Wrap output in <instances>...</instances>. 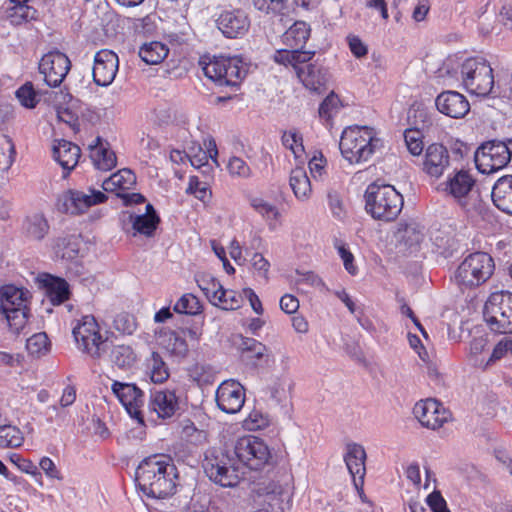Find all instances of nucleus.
I'll return each mask as SVG.
<instances>
[{"mask_svg":"<svg viewBox=\"0 0 512 512\" xmlns=\"http://www.w3.org/2000/svg\"><path fill=\"white\" fill-rule=\"evenodd\" d=\"M136 483L147 497L168 498L176 492L177 469L164 455L150 456L138 465Z\"/></svg>","mask_w":512,"mask_h":512,"instance_id":"obj_1","label":"nucleus"},{"mask_svg":"<svg viewBox=\"0 0 512 512\" xmlns=\"http://www.w3.org/2000/svg\"><path fill=\"white\" fill-rule=\"evenodd\" d=\"M381 147L375 130L367 126H350L344 129L339 142L341 154L350 164L368 161Z\"/></svg>","mask_w":512,"mask_h":512,"instance_id":"obj_2","label":"nucleus"},{"mask_svg":"<svg viewBox=\"0 0 512 512\" xmlns=\"http://www.w3.org/2000/svg\"><path fill=\"white\" fill-rule=\"evenodd\" d=\"M30 298L31 294L25 288L14 285L0 288V313L15 333H19L27 324Z\"/></svg>","mask_w":512,"mask_h":512,"instance_id":"obj_3","label":"nucleus"},{"mask_svg":"<svg viewBox=\"0 0 512 512\" xmlns=\"http://www.w3.org/2000/svg\"><path fill=\"white\" fill-rule=\"evenodd\" d=\"M494 268V260L488 253H472L458 266L455 281L461 289L477 287L492 276Z\"/></svg>","mask_w":512,"mask_h":512,"instance_id":"obj_4","label":"nucleus"},{"mask_svg":"<svg viewBox=\"0 0 512 512\" xmlns=\"http://www.w3.org/2000/svg\"><path fill=\"white\" fill-rule=\"evenodd\" d=\"M460 75L464 87L471 94L486 97L494 87L493 69L480 57L466 59L460 65Z\"/></svg>","mask_w":512,"mask_h":512,"instance_id":"obj_5","label":"nucleus"},{"mask_svg":"<svg viewBox=\"0 0 512 512\" xmlns=\"http://www.w3.org/2000/svg\"><path fill=\"white\" fill-rule=\"evenodd\" d=\"M483 315L492 332L512 334V293H492L485 303Z\"/></svg>","mask_w":512,"mask_h":512,"instance_id":"obj_6","label":"nucleus"},{"mask_svg":"<svg viewBox=\"0 0 512 512\" xmlns=\"http://www.w3.org/2000/svg\"><path fill=\"white\" fill-rule=\"evenodd\" d=\"M72 334L77 348L92 358H99L105 351L106 337L92 315L82 316L74 322Z\"/></svg>","mask_w":512,"mask_h":512,"instance_id":"obj_7","label":"nucleus"},{"mask_svg":"<svg viewBox=\"0 0 512 512\" xmlns=\"http://www.w3.org/2000/svg\"><path fill=\"white\" fill-rule=\"evenodd\" d=\"M202 465L206 475L222 487H235L240 481L232 459L222 448L208 449Z\"/></svg>","mask_w":512,"mask_h":512,"instance_id":"obj_8","label":"nucleus"},{"mask_svg":"<svg viewBox=\"0 0 512 512\" xmlns=\"http://www.w3.org/2000/svg\"><path fill=\"white\" fill-rule=\"evenodd\" d=\"M206 77L219 86H237L246 75L241 61L235 57L214 56L208 62L200 61Z\"/></svg>","mask_w":512,"mask_h":512,"instance_id":"obj_9","label":"nucleus"},{"mask_svg":"<svg viewBox=\"0 0 512 512\" xmlns=\"http://www.w3.org/2000/svg\"><path fill=\"white\" fill-rule=\"evenodd\" d=\"M512 157V139L483 143L475 152V164L482 174H491L504 168Z\"/></svg>","mask_w":512,"mask_h":512,"instance_id":"obj_10","label":"nucleus"},{"mask_svg":"<svg viewBox=\"0 0 512 512\" xmlns=\"http://www.w3.org/2000/svg\"><path fill=\"white\" fill-rule=\"evenodd\" d=\"M234 454L251 470H261L272 462V453L268 445L261 438L252 435L236 441Z\"/></svg>","mask_w":512,"mask_h":512,"instance_id":"obj_11","label":"nucleus"},{"mask_svg":"<svg viewBox=\"0 0 512 512\" xmlns=\"http://www.w3.org/2000/svg\"><path fill=\"white\" fill-rule=\"evenodd\" d=\"M71 69V62L66 54L55 50L45 54L39 63V71L45 83L50 87H58Z\"/></svg>","mask_w":512,"mask_h":512,"instance_id":"obj_12","label":"nucleus"},{"mask_svg":"<svg viewBox=\"0 0 512 512\" xmlns=\"http://www.w3.org/2000/svg\"><path fill=\"white\" fill-rule=\"evenodd\" d=\"M413 414L422 426L432 430L442 427L451 417L449 410L432 398L418 401L414 405Z\"/></svg>","mask_w":512,"mask_h":512,"instance_id":"obj_13","label":"nucleus"},{"mask_svg":"<svg viewBox=\"0 0 512 512\" xmlns=\"http://www.w3.org/2000/svg\"><path fill=\"white\" fill-rule=\"evenodd\" d=\"M111 390L129 415L142 421L141 408L144 404V393L142 390L133 383L120 381H113Z\"/></svg>","mask_w":512,"mask_h":512,"instance_id":"obj_14","label":"nucleus"},{"mask_svg":"<svg viewBox=\"0 0 512 512\" xmlns=\"http://www.w3.org/2000/svg\"><path fill=\"white\" fill-rule=\"evenodd\" d=\"M216 402L223 412L235 414L245 403V389L236 380L223 381L216 391Z\"/></svg>","mask_w":512,"mask_h":512,"instance_id":"obj_15","label":"nucleus"},{"mask_svg":"<svg viewBox=\"0 0 512 512\" xmlns=\"http://www.w3.org/2000/svg\"><path fill=\"white\" fill-rule=\"evenodd\" d=\"M365 460L366 452L362 445L354 442L346 445L344 461L352 477L353 485L360 494L363 493L364 477L366 474Z\"/></svg>","mask_w":512,"mask_h":512,"instance_id":"obj_16","label":"nucleus"},{"mask_svg":"<svg viewBox=\"0 0 512 512\" xmlns=\"http://www.w3.org/2000/svg\"><path fill=\"white\" fill-rule=\"evenodd\" d=\"M119 59L116 53L103 49L96 53L93 65V80L98 86L110 85L117 74Z\"/></svg>","mask_w":512,"mask_h":512,"instance_id":"obj_17","label":"nucleus"},{"mask_svg":"<svg viewBox=\"0 0 512 512\" xmlns=\"http://www.w3.org/2000/svg\"><path fill=\"white\" fill-rule=\"evenodd\" d=\"M218 29L227 38H238L245 35L250 27L247 14L241 9L223 11L217 18Z\"/></svg>","mask_w":512,"mask_h":512,"instance_id":"obj_18","label":"nucleus"},{"mask_svg":"<svg viewBox=\"0 0 512 512\" xmlns=\"http://www.w3.org/2000/svg\"><path fill=\"white\" fill-rule=\"evenodd\" d=\"M435 105L440 113L451 118H462L470 110L466 97L456 91L442 92L437 96Z\"/></svg>","mask_w":512,"mask_h":512,"instance_id":"obj_19","label":"nucleus"},{"mask_svg":"<svg viewBox=\"0 0 512 512\" xmlns=\"http://www.w3.org/2000/svg\"><path fill=\"white\" fill-rule=\"evenodd\" d=\"M107 196L98 190L90 189L89 193L82 191H70L65 197L66 211L71 214L84 213L89 207L103 203Z\"/></svg>","mask_w":512,"mask_h":512,"instance_id":"obj_20","label":"nucleus"},{"mask_svg":"<svg viewBox=\"0 0 512 512\" xmlns=\"http://www.w3.org/2000/svg\"><path fill=\"white\" fill-rule=\"evenodd\" d=\"M449 159L446 147L433 143L426 149L423 170L430 176L439 178L449 166Z\"/></svg>","mask_w":512,"mask_h":512,"instance_id":"obj_21","label":"nucleus"},{"mask_svg":"<svg viewBox=\"0 0 512 512\" xmlns=\"http://www.w3.org/2000/svg\"><path fill=\"white\" fill-rule=\"evenodd\" d=\"M148 406L158 418L167 419L172 417L178 409V399L172 390H154L151 391Z\"/></svg>","mask_w":512,"mask_h":512,"instance_id":"obj_22","label":"nucleus"},{"mask_svg":"<svg viewBox=\"0 0 512 512\" xmlns=\"http://www.w3.org/2000/svg\"><path fill=\"white\" fill-rule=\"evenodd\" d=\"M297 77L303 85L314 92L320 93L327 83L326 70L316 63H309L297 68Z\"/></svg>","mask_w":512,"mask_h":512,"instance_id":"obj_23","label":"nucleus"},{"mask_svg":"<svg viewBox=\"0 0 512 512\" xmlns=\"http://www.w3.org/2000/svg\"><path fill=\"white\" fill-rule=\"evenodd\" d=\"M80 153V148L70 141L64 139L55 141L53 146V156L54 159L66 171L64 177H66L68 173L77 165Z\"/></svg>","mask_w":512,"mask_h":512,"instance_id":"obj_24","label":"nucleus"},{"mask_svg":"<svg viewBox=\"0 0 512 512\" xmlns=\"http://www.w3.org/2000/svg\"><path fill=\"white\" fill-rule=\"evenodd\" d=\"M491 197L498 209L512 215V175H505L496 181Z\"/></svg>","mask_w":512,"mask_h":512,"instance_id":"obj_25","label":"nucleus"},{"mask_svg":"<svg viewBox=\"0 0 512 512\" xmlns=\"http://www.w3.org/2000/svg\"><path fill=\"white\" fill-rule=\"evenodd\" d=\"M475 185V179L465 170L457 171L449 177L446 182V191L456 200L461 202L472 190Z\"/></svg>","mask_w":512,"mask_h":512,"instance_id":"obj_26","label":"nucleus"},{"mask_svg":"<svg viewBox=\"0 0 512 512\" xmlns=\"http://www.w3.org/2000/svg\"><path fill=\"white\" fill-rule=\"evenodd\" d=\"M41 282L46 289L48 298L54 305H60L69 299L70 289L65 279L43 274Z\"/></svg>","mask_w":512,"mask_h":512,"instance_id":"obj_27","label":"nucleus"},{"mask_svg":"<svg viewBox=\"0 0 512 512\" xmlns=\"http://www.w3.org/2000/svg\"><path fill=\"white\" fill-rule=\"evenodd\" d=\"M83 246L80 234H66L58 237L53 249L55 254L62 259L73 260L79 256Z\"/></svg>","mask_w":512,"mask_h":512,"instance_id":"obj_28","label":"nucleus"},{"mask_svg":"<svg viewBox=\"0 0 512 512\" xmlns=\"http://www.w3.org/2000/svg\"><path fill=\"white\" fill-rule=\"evenodd\" d=\"M383 187L384 182L381 179H377L368 185L364 194L365 210L374 220H381L384 215V205H382L384 197L379 198L380 190Z\"/></svg>","mask_w":512,"mask_h":512,"instance_id":"obj_29","label":"nucleus"},{"mask_svg":"<svg viewBox=\"0 0 512 512\" xmlns=\"http://www.w3.org/2000/svg\"><path fill=\"white\" fill-rule=\"evenodd\" d=\"M94 144H90V158L94 166L103 171H107L116 166L117 158L115 153L107 148L100 137L94 140Z\"/></svg>","mask_w":512,"mask_h":512,"instance_id":"obj_30","label":"nucleus"},{"mask_svg":"<svg viewBox=\"0 0 512 512\" xmlns=\"http://www.w3.org/2000/svg\"><path fill=\"white\" fill-rule=\"evenodd\" d=\"M136 184V175L130 169L124 168L112 174L102 183V188L107 192L123 193L132 189Z\"/></svg>","mask_w":512,"mask_h":512,"instance_id":"obj_31","label":"nucleus"},{"mask_svg":"<svg viewBox=\"0 0 512 512\" xmlns=\"http://www.w3.org/2000/svg\"><path fill=\"white\" fill-rule=\"evenodd\" d=\"M310 31V26L306 22L296 21L282 35V42L290 49L301 50L310 37Z\"/></svg>","mask_w":512,"mask_h":512,"instance_id":"obj_32","label":"nucleus"},{"mask_svg":"<svg viewBox=\"0 0 512 512\" xmlns=\"http://www.w3.org/2000/svg\"><path fill=\"white\" fill-rule=\"evenodd\" d=\"M315 55L314 51L294 50L290 48L277 50L273 56L276 63L288 66L291 65L296 71L300 64L308 63Z\"/></svg>","mask_w":512,"mask_h":512,"instance_id":"obj_33","label":"nucleus"},{"mask_svg":"<svg viewBox=\"0 0 512 512\" xmlns=\"http://www.w3.org/2000/svg\"><path fill=\"white\" fill-rule=\"evenodd\" d=\"M145 372L153 383H164L170 376L168 365L163 357L153 351L149 357L145 359Z\"/></svg>","mask_w":512,"mask_h":512,"instance_id":"obj_34","label":"nucleus"},{"mask_svg":"<svg viewBox=\"0 0 512 512\" xmlns=\"http://www.w3.org/2000/svg\"><path fill=\"white\" fill-rule=\"evenodd\" d=\"M160 344L171 357L183 359L188 355L189 348L185 338L175 331L164 332Z\"/></svg>","mask_w":512,"mask_h":512,"instance_id":"obj_35","label":"nucleus"},{"mask_svg":"<svg viewBox=\"0 0 512 512\" xmlns=\"http://www.w3.org/2000/svg\"><path fill=\"white\" fill-rule=\"evenodd\" d=\"M168 53V47L159 41L144 43L139 49V57L148 65L160 64Z\"/></svg>","mask_w":512,"mask_h":512,"instance_id":"obj_36","label":"nucleus"},{"mask_svg":"<svg viewBox=\"0 0 512 512\" xmlns=\"http://www.w3.org/2000/svg\"><path fill=\"white\" fill-rule=\"evenodd\" d=\"M290 186L299 200L308 199L312 193L310 179L302 167H297L291 171Z\"/></svg>","mask_w":512,"mask_h":512,"instance_id":"obj_37","label":"nucleus"},{"mask_svg":"<svg viewBox=\"0 0 512 512\" xmlns=\"http://www.w3.org/2000/svg\"><path fill=\"white\" fill-rule=\"evenodd\" d=\"M173 311L178 314L196 316L202 313L203 305L197 296L185 293L174 304Z\"/></svg>","mask_w":512,"mask_h":512,"instance_id":"obj_38","label":"nucleus"},{"mask_svg":"<svg viewBox=\"0 0 512 512\" xmlns=\"http://www.w3.org/2000/svg\"><path fill=\"white\" fill-rule=\"evenodd\" d=\"M403 196L394 186L386 184V222L396 219L403 208Z\"/></svg>","mask_w":512,"mask_h":512,"instance_id":"obj_39","label":"nucleus"},{"mask_svg":"<svg viewBox=\"0 0 512 512\" xmlns=\"http://www.w3.org/2000/svg\"><path fill=\"white\" fill-rule=\"evenodd\" d=\"M24 442L23 432L14 425L0 426V447L1 448H18Z\"/></svg>","mask_w":512,"mask_h":512,"instance_id":"obj_40","label":"nucleus"},{"mask_svg":"<svg viewBox=\"0 0 512 512\" xmlns=\"http://www.w3.org/2000/svg\"><path fill=\"white\" fill-rule=\"evenodd\" d=\"M14 5L9 8L8 17L13 24L19 25L22 22L37 19V10L27 5V2H12Z\"/></svg>","mask_w":512,"mask_h":512,"instance_id":"obj_41","label":"nucleus"},{"mask_svg":"<svg viewBox=\"0 0 512 512\" xmlns=\"http://www.w3.org/2000/svg\"><path fill=\"white\" fill-rule=\"evenodd\" d=\"M26 349L35 357L46 355L50 351V342L46 333H36L28 338Z\"/></svg>","mask_w":512,"mask_h":512,"instance_id":"obj_42","label":"nucleus"},{"mask_svg":"<svg viewBox=\"0 0 512 512\" xmlns=\"http://www.w3.org/2000/svg\"><path fill=\"white\" fill-rule=\"evenodd\" d=\"M283 145L290 149L296 159H301L304 154L303 138L296 130L284 132L282 136Z\"/></svg>","mask_w":512,"mask_h":512,"instance_id":"obj_43","label":"nucleus"},{"mask_svg":"<svg viewBox=\"0 0 512 512\" xmlns=\"http://www.w3.org/2000/svg\"><path fill=\"white\" fill-rule=\"evenodd\" d=\"M270 418L260 410L254 409L243 421V427L248 431H257L268 427Z\"/></svg>","mask_w":512,"mask_h":512,"instance_id":"obj_44","label":"nucleus"},{"mask_svg":"<svg viewBox=\"0 0 512 512\" xmlns=\"http://www.w3.org/2000/svg\"><path fill=\"white\" fill-rule=\"evenodd\" d=\"M220 298L217 300L215 306L223 309V310H236L241 306L242 298L241 296L235 292L234 290H228L223 287L220 291V295L217 296Z\"/></svg>","mask_w":512,"mask_h":512,"instance_id":"obj_45","label":"nucleus"},{"mask_svg":"<svg viewBox=\"0 0 512 512\" xmlns=\"http://www.w3.org/2000/svg\"><path fill=\"white\" fill-rule=\"evenodd\" d=\"M333 245L343 261L345 270L351 275H356L358 269L354 264V256L347 248L346 243L339 238H334Z\"/></svg>","mask_w":512,"mask_h":512,"instance_id":"obj_46","label":"nucleus"},{"mask_svg":"<svg viewBox=\"0 0 512 512\" xmlns=\"http://www.w3.org/2000/svg\"><path fill=\"white\" fill-rule=\"evenodd\" d=\"M423 134L418 128L407 129L404 132V141L406 143L408 151L418 156L422 153L424 144L422 141Z\"/></svg>","mask_w":512,"mask_h":512,"instance_id":"obj_47","label":"nucleus"},{"mask_svg":"<svg viewBox=\"0 0 512 512\" xmlns=\"http://www.w3.org/2000/svg\"><path fill=\"white\" fill-rule=\"evenodd\" d=\"M227 170L232 177L249 178L252 170L246 161L240 157L232 156L227 163Z\"/></svg>","mask_w":512,"mask_h":512,"instance_id":"obj_48","label":"nucleus"},{"mask_svg":"<svg viewBox=\"0 0 512 512\" xmlns=\"http://www.w3.org/2000/svg\"><path fill=\"white\" fill-rule=\"evenodd\" d=\"M16 97L20 104L25 108L32 109L38 103L37 93L35 92L32 83L27 82L16 91Z\"/></svg>","mask_w":512,"mask_h":512,"instance_id":"obj_49","label":"nucleus"},{"mask_svg":"<svg viewBox=\"0 0 512 512\" xmlns=\"http://www.w3.org/2000/svg\"><path fill=\"white\" fill-rule=\"evenodd\" d=\"M113 354L115 364L121 368L131 367L136 361V355L129 346H117Z\"/></svg>","mask_w":512,"mask_h":512,"instance_id":"obj_50","label":"nucleus"},{"mask_svg":"<svg viewBox=\"0 0 512 512\" xmlns=\"http://www.w3.org/2000/svg\"><path fill=\"white\" fill-rule=\"evenodd\" d=\"M209 157L212 156L199 146L197 149L191 148L187 159L190 161L192 166L198 169H203V173H209L211 171V166L208 163Z\"/></svg>","mask_w":512,"mask_h":512,"instance_id":"obj_51","label":"nucleus"},{"mask_svg":"<svg viewBox=\"0 0 512 512\" xmlns=\"http://www.w3.org/2000/svg\"><path fill=\"white\" fill-rule=\"evenodd\" d=\"M250 204L256 212L263 215L267 220L278 219L279 212L277 208L264 199L259 197L252 198Z\"/></svg>","mask_w":512,"mask_h":512,"instance_id":"obj_52","label":"nucleus"},{"mask_svg":"<svg viewBox=\"0 0 512 512\" xmlns=\"http://www.w3.org/2000/svg\"><path fill=\"white\" fill-rule=\"evenodd\" d=\"M199 287L209 302L215 306L217 300L219 301L220 299L217 298V296L220 295V291L223 289L221 283L214 278H210L208 280H202V282L199 283Z\"/></svg>","mask_w":512,"mask_h":512,"instance_id":"obj_53","label":"nucleus"},{"mask_svg":"<svg viewBox=\"0 0 512 512\" xmlns=\"http://www.w3.org/2000/svg\"><path fill=\"white\" fill-rule=\"evenodd\" d=\"M339 108L340 99L334 92H331L320 104L319 116L330 119L334 113L338 112Z\"/></svg>","mask_w":512,"mask_h":512,"instance_id":"obj_54","label":"nucleus"},{"mask_svg":"<svg viewBox=\"0 0 512 512\" xmlns=\"http://www.w3.org/2000/svg\"><path fill=\"white\" fill-rule=\"evenodd\" d=\"M408 118L413 119L415 128H418L420 131L421 129H425L432 124L431 115L425 108L420 106L410 109Z\"/></svg>","mask_w":512,"mask_h":512,"instance_id":"obj_55","label":"nucleus"},{"mask_svg":"<svg viewBox=\"0 0 512 512\" xmlns=\"http://www.w3.org/2000/svg\"><path fill=\"white\" fill-rule=\"evenodd\" d=\"M328 206L337 220L342 221L346 215V209L341 195L336 191L327 194Z\"/></svg>","mask_w":512,"mask_h":512,"instance_id":"obj_56","label":"nucleus"},{"mask_svg":"<svg viewBox=\"0 0 512 512\" xmlns=\"http://www.w3.org/2000/svg\"><path fill=\"white\" fill-rule=\"evenodd\" d=\"M252 267L258 278L266 284L269 282L270 263L260 253H255L251 259Z\"/></svg>","mask_w":512,"mask_h":512,"instance_id":"obj_57","label":"nucleus"},{"mask_svg":"<svg viewBox=\"0 0 512 512\" xmlns=\"http://www.w3.org/2000/svg\"><path fill=\"white\" fill-rule=\"evenodd\" d=\"M10 461L15 464L21 471L35 477L36 480L41 479V473L34 463L28 459L21 457V455L13 453L9 457Z\"/></svg>","mask_w":512,"mask_h":512,"instance_id":"obj_58","label":"nucleus"},{"mask_svg":"<svg viewBox=\"0 0 512 512\" xmlns=\"http://www.w3.org/2000/svg\"><path fill=\"white\" fill-rule=\"evenodd\" d=\"M297 278L295 284L301 288L303 286L319 288L324 286L322 279L312 271L299 272L297 271Z\"/></svg>","mask_w":512,"mask_h":512,"instance_id":"obj_59","label":"nucleus"},{"mask_svg":"<svg viewBox=\"0 0 512 512\" xmlns=\"http://www.w3.org/2000/svg\"><path fill=\"white\" fill-rule=\"evenodd\" d=\"M145 210L143 214L130 215L132 224H159L160 218L150 203L146 204Z\"/></svg>","mask_w":512,"mask_h":512,"instance_id":"obj_60","label":"nucleus"},{"mask_svg":"<svg viewBox=\"0 0 512 512\" xmlns=\"http://www.w3.org/2000/svg\"><path fill=\"white\" fill-rule=\"evenodd\" d=\"M114 327L124 334H132L136 329V323L132 316L119 314L114 319Z\"/></svg>","mask_w":512,"mask_h":512,"instance_id":"obj_61","label":"nucleus"},{"mask_svg":"<svg viewBox=\"0 0 512 512\" xmlns=\"http://www.w3.org/2000/svg\"><path fill=\"white\" fill-rule=\"evenodd\" d=\"M158 226H126L125 233L131 238H151L156 235Z\"/></svg>","mask_w":512,"mask_h":512,"instance_id":"obj_62","label":"nucleus"},{"mask_svg":"<svg viewBox=\"0 0 512 512\" xmlns=\"http://www.w3.org/2000/svg\"><path fill=\"white\" fill-rule=\"evenodd\" d=\"M182 433L192 444L199 445L206 441L205 431L199 430L193 423L185 425Z\"/></svg>","mask_w":512,"mask_h":512,"instance_id":"obj_63","label":"nucleus"},{"mask_svg":"<svg viewBox=\"0 0 512 512\" xmlns=\"http://www.w3.org/2000/svg\"><path fill=\"white\" fill-rule=\"evenodd\" d=\"M426 501L432 512H450L445 499L439 492H432L428 495Z\"/></svg>","mask_w":512,"mask_h":512,"instance_id":"obj_64","label":"nucleus"}]
</instances>
